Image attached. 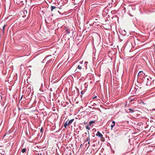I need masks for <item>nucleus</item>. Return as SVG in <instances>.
Segmentation results:
<instances>
[{
    "mask_svg": "<svg viewBox=\"0 0 155 155\" xmlns=\"http://www.w3.org/2000/svg\"><path fill=\"white\" fill-rule=\"evenodd\" d=\"M142 78L143 83L147 86H150L151 84L152 79L149 78L147 76H143V78Z\"/></svg>",
    "mask_w": 155,
    "mask_h": 155,
    "instance_id": "nucleus-1",
    "label": "nucleus"
},
{
    "mask_svg": "<svg viewBox=\"0 0 155 155\" xmlns=\"http://www.w3.org/2000/svg\"><path fill=\"white\" fill-rule=\"evenodd\" d=\"M143 74V71H139L137 75L138 78H140L142 76Z\"/></svg>",
    "mask_w": 155,
    "mask_h": 155,
    "instance_id": "nucleus-2",
    "label": "nucleus"
},
{
    "mask_svg": "<svg viewBox=\"0 0 155 155\" xmlns=\"http://www.w3.org/2000/svg\"><path fill=\"white\" fill-rule=\"evenodd\" d=\"M58 8H57L55 6H51V11H53L54 10H55V11H58V12H59L58 10Z\"/></svg>",
    "mask_w": 155,
    "mask_h": 155,
    "instance_id": "nucleus-3",
    "label": "nucleus"
},
{
    "mask_svg": "<svg viewBox=\"0 0 155 155\" xmlns=\"http://www.w3.org/2000/svg\"><path fill=\"white\" fill-rule=\"evenodd\" d=\"M96 136H99L101 138L103 137V135L101 134L99 131H97V134H96Z\"/></svg>",
    "mask_w": 155,
    "mask_h": 155,
    "instance_id": "nucleus-4",
    "label": "nucleus"
},
{
    "mask_svg": "<svg viewBox=\"0 0 155 155\" xmlns=\"http://www.w3.org/2000/svg\"><path fill=\"white\" fill-rule=\"evenodd\" d=\"M127 112L128 113H132L134 112V110L133 109L129 108L127 111Z\"/></svg>",
    "mask_w": 155,
    "mask_h": 155,
    "instance_id": "nucleus-5",
    "label": "nucleus"
},
{
    "mask_svg": "<svg viewBox=\"0 0 155 155\" xmlns=\"http://www.w3.org/2000/svg\"><path fill=\"white\" fill-rule=\"evenodd\" d=\"M69 124H68V121H66V122L64 123V127L65 129L67 128V126H69Z\"/></svg>",
    "mask_w": 155,
    "mask_h": 155,
    "instance_id": "nucleus-6",
    "label": "nucleus"
},
{
    "mask_svg": "<svg viewBox=\"0 0 155 155\" xmlns=\"http://www.w3.org/2000/svg\"><path fill=\"white\" fill-rule=\"evenodd\" d=\"M83 67L84 65L82 64H79L78 66V68L79 69H81Z\"/></svg>",
    "mask_w": 155,
    "mask_h": 155,
    "instance_id": "nucleus-7",
    "label": "nucleus"
},
{
    "mask_svg": "<svg viewBox=\"0 0 155 155\" xmlns=\"http://www.w3.org/2000/svg\"><path fill=\"white\" fill-rule=\"evenodd\" d=\"M74 120V119L73 118L69 120V122H68V124H69V125H70L73 122Z\"/></svg>",
    "mask_w": 155,
    "mask_h": 155,
    "instance_id": "nucleus-8",
    "label": "nucleus"
},
{
    "mask_svg": "<svg viewBox=\"0 0 155 155\" xmlns=\"http://www.w3.org/2000/svg\"><path fill=\"white\" fill-rule=\"evenodd\" d=\"M94 123V121H91L89 122V126H90L92 124Z\"/></svg>",
    "mask_w": 155,
    "mask_h": 155,
    "instance_id": "nucleus-9",
    "label": "nucleus"
},
{
    "mask_svg": "<svg viewBox=\"0 0 155 155\" xmlns=\"http://www.w3.org/2000/svg\"><path fill=\"white\" fill-rule=\"evenodd\" d=\"M90 137L89 136L88 137H87V138L84 140L85 142L87 141H90Z\"/></svg>",
    "mask_w": 155,
    "mask_h": 155,
    "instance_id": "nucleus-10",
    "label": "nucleus"
},
{
    "mask_svg": "<svg viewBox=\"0 0 155 155\" xmlns=\"http://www.w3.org/2000/svg\"><path fill=\"white\" fill-rule=\"evenodd\" d=\"M21 0H16V2L17 4H20V3L21 2Z\"/></svg>",
    "mask_w": 155,
    "mask_h": 155,
    "instance_id": "nucleus-11",
    "label": "nucleus"
},
{
    "mask_svg": "<svg viewBox=\"0 0 155 155\" xmlns=\"http://www.w3.org/2000/svg\"><path fill=\"white\" fill-rule=\"evenodd\" d=\"M70 31L69 29L68 28H67L65 30L66 32L68 34H69L70 33Z\"/></svg>",
    "mask_w": 155,
    "mask_h": 155,
    "instance_id": "nucleus-12",
    "label": "nucleus"
},
{
    "mask_svg": "<svg viewBox=\"0 0 155 155\" xmlns=\"http://www.w3.org/2000/svg\"><path fill=\"white\" fill-rule=\"evenodd\" d=\"M6 25H4L3 26V28L2 29V31H3V33L4 34V30H5V27H6Z\"/></svg>",
    "mask_w": 155,
    "mask_h": 155,
    "instance_id": "nucleus-13",
    "label": "nucleus"
},
{
    "mask_svg": "<svg viewBox=\"0 0 155 155\" xmlns=\"http://www.w3.org/2000/svg\"><path fill=\"white\" fill-rule=\"evenodd\" d=\"M26 148H23L22 150L21 151L23 153H24L26 152Z\"/></svg>",
    "mask_w": 155,
    "mask_h": 155,
    "instance_id": "nucleus-14",
    "label": "nucleus"
},
{
    "mask_svg": "<svg viewBox=\"0 0 155 155\" xmlns=\"http://www.w3.org/2000/svg\"><path fill=\"white\" fill-rule=\"evenodd\" d=\"M21 2L20 3V6H22L24 5V3H23V1H21Z\"/></svg>",
    "mask_w": 155,
    "mask_h": 155,
    "instance_id": "nucleus-15",
    "label": "nucleus"
},
{
    "mask_svg": "<svg viewBox=\"0 0 155 155\" xmlns=\"http://www.w3.org/2000/svg\"><path fill=\"white\" fill-rule=\"evenodd\" d=\"M86 128L88 130H90V127L88 126V125L87 126H86Z\"/></svg>",
    "mask_w": 155,
    "mask_h": 155,
    "instance_id": "nucleus-16",
    "label": "nucleus"
},
{
    "mask_svg": "<svg viewBox=\"0 0 155 155\" xmlns=\"http://www.w3.org/2000/svg\"><path fill=\"white\" fill-rule=\"evenodd\" d=\"M115 125V124H112L111 125V129H113V127H114V126Z\"/></svg>",
    "mask_w": 155,
    "mask_h": 155,
    "instance_id": "nucleus-17",
    "label": "nucleus"
},
{
    "mask_svg": "<svg viewBox=\"0 0 155 155\" xmlns=\"http://www.w3.org/2000/svg\"><path fill=\"white\" fill-rule=\"evenodd\" d=\"M40 131L41 132L43 133V129L42 128H41V129Z\"/></svg>",
    "mask_w": 155,
    "mask_h": 155,
    "instance_id": "nucleus-18",
    "label": "nucleus"
},
{
    "mask_svg": "<svg viewBox=\"0 0 155 155\" xmlns=\"http://www.w3.org/2000/svg\"><path fill=\"white\" fill-rule=\"evenodd\" d=\"M112 124H115V122L114 121H112Z\"/></svg>",
    "mask_w": 155,
    "mask_h": 155,
    "instance_id": "nucleus-19",
    "label": "nucleus"
},
{
    "mask_svg": "<svg viewBox=\"0 0 155 155\" xmlns=\"http://www.w3.org/2000/svg\"><path fill=\"white\" fill-rule=\"evenodd\" d=\"M97 97V96H94L93 98V99H95V98H96Z\"/></svg>",
    "mask_w": 155,
    "mask_h": 155,
    "instance_id": "nucleus-20",
    "label": "nucleus"
},
{
    "mask_svg": "<svg viewBox=\"0 0 155 155\" xmlns=\"http://www.w3.org/2000/svg\"><path fill=\"white\" fill-rule=\"evenodd\" d=\"M83 91H82L81 92V94H83Z\"/></svg>",
    "mask_w": 155,
    "mask_h": 155,
    "instance_id": "nucleus-21",
    "label": "nucleus"
},
{
    "mask_svg": "<svg viewBox=\"0 0 155 155\" xmlns=\"http://www.w3.org/2000/svg\"><path fill=\"white\" fill-rule=\"evenodd\" d=\"M90 141H88V144H90Z\"/></svg>",
    "mask_w": 155,
    "mask_h": 155,
    "instance_id": "nucleus-22",
    "label": "nucleus"
},
{
    "mask_svg": "<svg viewBox=\"0 0 155 155\" xmlns=\"http://www.w3.org/2000/svg\"><path fill=\"white\" fill-rule=\"evenodd\" d=\"M82 146V144H81V146Z\"/></svg>",
    "mask_w": 155,
    "mask_h": 155,
    "instance_id": "nucleus-23",
    "label": "nucleus"
},
{
    "mask_svg": "<svg viewBox=\"0 0 155 155\" xmlns=\"http://www.w3.org/2000/svg\"><path fill=\"white\" fill-rule=\"evenodd\" d=\"M87 132L89 134V131H87Z\"/></svg>",
    "mask_w": 155,
    "mask_h": 155,
    "instance_id": "nucleus-24",
    "label": "nucleus"
}]
</instances>
